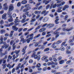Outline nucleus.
I'll return each instance as SVG.
<instances>
[{"label":"nucleus","instance_id":"34","mask_svg":"<svg viewBox=\"0 0 74 74\" xmlns=\"http://www.w3.org/2000/svg\"><path fill=\"white\" fill-rule=\"evenodd\" d=\"M29 62L30 64L33 63V60L32 59H30L29 60Z\"/></svg>","mask_w":74,"mask_h":74},{"label":"nucleus","instance_id":"38","mask_svg":"<svg viewBox=\"0 0 74 74\" xmlns=\"http://www.w3.org/2000/svg\"><path fill=\"white\" fill-rule=\"evenodd\" d=\"M59 63L60 64H63V63H64V60H62L60 61Z\"/></svg>","mask_w":74,"mask_h":74},{"label":"nucleus","instance_id":"7","mask_svg":"<svg viewBox=\"0 0 74 74\" xmlns=\"http://www.w3.org/2000/svg\"><path fill=\"white\" fill-rule=\"evenodd\" d=\"M49 13V11H46V10H45L42 11L41 14H44V16H46Z\"/></svg>","mask_w":74,"mask_h":74},{"label":"nucleus","instance_id":"54","mask_svg":"<svg viewBox=\"0 0 74 74\" xmlns=\"http://www.w3.org/2000/svg\"><path fill=\"white\" fill-rule=\"evenodd\" d=\"M15 69L14 68H13L12 69V73H14L15 72Z\"/></svg>","mask_w":74,"mask_h":74},{"label":"nucleus","instance_id":"58","mask_svg":"<svg viewBox=\"0 0 74 74\" xmlns=\"http://www.w3.org/2000/svg\"><path fill=\"white\" fill-rule=\"evenodd\" d=\"M55 38H53L51 40V42H52V41H55Z\"/></svg>","mask_w":74,"mask_h":74},{"label":"nucleus","instance_id":"18","mask_svg":"<svg viewBox=\"0 0 74 74\" xmlns=\"http://www.w3.org/2000/svg\"><path fill=\"white\" fill-rule=\"evenodd\" d=\"M48 26H49V28H51L52 27H53L54 26V24H49L48 25Z\"/></svg>","mask_w":74,"mask_h":74},{"label":"nucleus","instance_id":"64","mask_svg":"<svg viewBox=\"0 0 74 74\" xmlns=\"http://www.w3.org/2000/svg\"><path fill=\"white\" fill-rule=\"evenodd\" d=\"M8 59H12V56H11V55H9L8 57Z\"/></svg>","mask_w":74,"mask_h":74},{"label":"nucleus","instance_id":"10","mask_svg":"<svg viewBox=\"0 0 74 74\" xmlns=\"http://www.w3.org/2000/svg\"><path fill=\"white\" fill-rule=\"evenodd\" d=\"M72 42H73V40L70 39L69 41V43L70 44L69 45L70 46H73V45H74V43Z\"/></svg>","mask_w":74,"mask_h":74},{"label":"nucleus","instance_id":"60","mask_svg":"<svg viewBox=\"0 0 74 74\" xmlns=\"http://www.w3.org/2000/svg\"><path fill=\"white\" fill-rule=\"evenodd\" d=\"M29 3L32 4L33 3V0H29Z\"/></svg>","mask_w":74,"mask_h":74},{"label":"nucleus","instance_id":"26","mask_svg":"<svg viewBox=\"0 0 74 74\" xmlns=\"http://www.w3.org/2000/svg\"><path fill=\"white\" fill-rule=\"evenodd\" d=\"M14 32V31H11L10 33V37H11L12 36V35H13V33Z\"/></svg>","mask_w":74,"mask_h":74},{"label":"nucleus","instance_id":"6","mask_svg":"<svg viewBox=\"0 0 74 74\" xmlns=\"http://www.w3.org/2000/svg\"><path fill=\"white\" fill-rule=\"evenodd\" d=\"M15 21H14V23H15V26H17V25H19V23H18V22H21V21L19 20L18 19H15Z\"/></svg>","mask_w":74,"mask_h":74},{"label":"nucleus","instance_id":"20","mask_svg":"<svg viewBox=\"0 0 74 74\" xmlns=\"http://www.w3.org/2000/svg\"><path fill=\"white\" fill-rule=\"evenodd\" d=\"M27 0H24L22 1L21 4H26L27 3Z\"/></svg>","mask_w":74,"mask_h":74},{"label":"nucleus","instance_id":"53","mask_svg":"<svg viewBox=\"0 0 74 74\" xmlns=\"http://www.w3.org/2000/svg\"><path fill=\"white\" fill-rule=\"evenodd\" d=\"M48 66H50V65H52V63L51 62H49L47 63Z\"/></svg>","mask_w":74,"mask_h":74},{"label":"nucleus","instance_id":"61","mask_svg":"<svg viewBox=\"0 0 74 74\" xmlns=\"http://www.w3.org/2000/svg\"><path fill=\"white\" fill-rule=\"evenodd\" d=\"M16 16V14H13V18H15Z\"/></svg>","mask_w":74,"mask_h":74},{"label":"nucleus","instance_id":"56","mask_svg":"<svg viewBox=\"0 0 74 74\" xmlns=\"http://www.w3.org/2000/svg\"><path fill=\"white\" fill-rule=\"evenodd\" d=\"M59 68V67L58 66H55V70H57V69H58Z\"/></svg>","mask_w":74,"mask_h":74},{"label":"nucleus","instance_id":"62","mask_svg":"<svg viewBox=\"0 0 74 74\" xmlns=\"http://www.w3.org/2000/svg\"><path fill=\"white\" fill-rule=\"evenodd\" d=\"M45 46L42 45V46L41 47H40V49H44L45 48V47H44Z\"/></svg>","mask_w":74,"mask_h":74},{"label":"nucleus","instance_id":"23","mask_svg":"<svg viewBox=\"0 0 74 74\" xmlns=\"http://www.w3.org/2000/svg\"><path fill=\"white\" fill-rule=\"evenodd\" d=\"M28 11H29V9L27 8L24 9L23 10V12H26Z\"/></svg>","mask_w":74,"mask_h":74},{"label":"nucleus","instance_id":"42","mask_svg":"<svg viewBox=\"0 0 74 74\" xmlns=\"http://www.w3.org/2000/svg\"><path fill=\"white\" fill-rule=\"evenodd\" d=\"M3 38H4V36H1L0 39L1 41H3Z\"/></svg>","mask_w":74,"mask_h":74},{"label":"nucleus","instance_id":"57","mask_svg":"<svg viewBox=\"0 0 74 74\" xmlns=\"http://www.w3.org/2000/svg\"><path fill=\"white\" fill-rule=\"evenodd\" d=\"M49 7H50V5H49V4L47 5V6L46 7V9H48Z\"/></svg>","mask_w":74,"mask_h":74},{"label":"nucleus","instance_id":"24","mask_svg":"<svg viewBox=\"0 0 74 74\" xmlns=\"http://www.w3.org/2000/svg\"><path fill=\"white\" fill-rule=\"evenodd\" d=\"M29 73H32L33 72V70L32 69V67L30 66L29 67Z\"/></svg>","mask_w":74,"mask_h":74},{"label":"nucleus","instance_id":"47","mask_svg":"<svg viewBox=\"0 0 74 74\" xmlns=\"http://www.w3.org/2000/svg\"><path fill=\"white\" fill-rule=\"evenodd\" d=\"M49 48H47L44 50V51H49Z\"/></svg>","mask_w":74,"mask_h":74},{"label":"nucleus","instance_id":"14","mask_svg":"<svg viewBox=\"0 0 74 74\" xmlns=\"http://www.w3.org/2000/svg\"><path fill=\"white\" fill-rule=\"evenodd\" d=\"M33 40V38L31 37L29 38H28L26 40V41L28 44H29V42H30V41H31V40Z\"/></svg>","mask_w":74,"mask_h":74},{"label":"nucleus","instance_id":"8","mask_svg":"<svg viewBox=\"0 0 74 74\" xmlns=\"http://www.w3.org/2000/svg\"><path fill=\"white\" fill-rule=\"evenodd\" d=\"M73 27H71L69 29V28H67L66 29L65 28H63L62 29V30H63V31H67V32H69V31H70L71 30H73Z\"/></svg>","mask_w":74,"mask_h":74},{"label":"nucleus","instance_id":"28","mask_svg":"<svg viewBox=\"0 0 74 74\" xmlns=\"http://www.w3.org/2000/svg\"><path fill=\"white\" fill-rule=\"evenodd\" d=\"M5 31L4 29H2L0 31V33L1 34H3V33H5Z\"/></svg>","mask_w":74,"mask_h":74},{"label":"nucleus","instance_id":"2","mask_svg":"<svg viewBox=\"0 0 74 74\" xmlns=\"http://www.w3.org/2000/svg\"><path fill=\"white\" fill-rule=\"evenodd\" d=\"M14 10V6H13V5L10 4L9 6L8 11L7 13V15H8V17H12V13L11 11H12V10Z\"/></svg>","mask_w":74,"mask_h":74},{"label":"nucleus","instance_id":"33","mask_svg":"<svg viewBox=\"0 0 74 74\" xmlns=\"http://www.w3.org/2000/svg\"><path fill=\"white\" fill-rule=\"evenodd\" d=\"M62 41L61 40L58 41L56 43V44H60V43H62Z\"/></svg>","mask_w":74,"mask_h":74},{"label":"nucleus","instance_id":"11","mask_svg":"<svg viewBox=\"0 0 74 74\" xmlns=\"http://www.w3.org/2000/svg\"><path fill=\"white\" fill-rule=\"evenodd\" d=\"M3 6L5 10H8V6H7V3H5L3 5Z\"/></svg>","mask_w":74,"mask_h":74},{"label":"nucleus","instance_id":"35","mask_svg":"<svg viewBox=\"0 0 74 74\" xmlns=\"http://www.w3.org/2000/svg\"><path fill=\"white\" fill-rule=\"evenodd\" d=\"M7 67H9V69H10L11 67V65H10V64H8L7 65Z\"/></svg>","mask_w":74,"mask_h":74},{"label":"nucleus","instance_id":"32","mask_svg":"<svg viewBox=\"0 0 74 74\" xmlns=\"http://www.w3.org/2000/svg\"><path fill=\"white\" fill-rule=\"evenodd\" d=\"M30 5H29V4H27L25 5V6L24 7H25V8H29V7H30Z\"/></svg>","mask_w":74,"mask_h":74},{"label":"nucleus","instance_id":"4","mask_svg":"<svg viewBox=\"0 0 74 74\" xmlns=\"http://www.w3.org/2000/svg\"><path fill=\"white\" fill-rule=\"evenodd\" d=\"M37 51V48L34 51L33 53L32 54V58H34L35 59H37V55H36V51Z\"/></svg>","mask_w":74,"mask_h":74},{"label":"nucleus","instance_id":"37","mask_svg":"<svg viewBox=\"0 0 74 74\" xmlns=\"http://www.w3.org/2000/svg\"><path fill=\"white\" fill-rule=\"evenodd\" d=\"M40 59H41V56H40V55H39L37 57V60L39 61V60H40Z\"/></svg>","mask_w":74,"mask_h":74},{"label":"nucleus","instance_id":"45","mask_svg":"<svg viewBox=\"0 0 74 74\" xmlns=\"http://www.w3.org/2000/svg\"><path fill=\"white\" fill-rule=\"evenodd\" d=\"M13 43H14V40H12L10 42V44L11 45H12Z\"/></svg>","mask_w":74,"mask_h":74},{"label":"nucleus","instance_id":"16","mask_svg":"<svg viewBox=\"0 0 74 74\" xmlns=\"http://www.w3.org/2000/svg\"><path fill=\"white\" fill-rule=\"evenodd\" d=\"M13 29L15 31H17L18 30V28L16 26H12Z\"/></svg>","mask_w":74,"mask_h":74},{"label":"nucleus","instance_id":"36","mask_svg":"<svg viewBox=\"0 0 74 74\" xmlns=\"http://www.w3.org/2000/svg\"><path fill=\"white\" fill-rule=\"evenodd\" d=\"M74 69L73 68H71L70 69L69 72L70 73H72L74 71Z\"/></svg>","mask_w":74,"mask_h":74},{"label":"nucleus","instance_id":"30","mask_svg":"<svg viewBox=\"0 0 74 74\" xmlns=\"http://www.w3.org/2000/svg\"><path fill=\"white\" fill-rule=\"evenodd\" d=\"M66 52L67 54H70L71 53V51H66Z\"/></svg>","mask_w":74,"mask_h":74},{"label":"nucleus","instance_id":"49","mask_svg":"<svg viewBox=\"0 0 74 74\" xmlns=\"http://www.w3.org/2000/svg\"><path fill=\"white\" fill-rule=\"evenodd\" d=\"M8 56L7 55H5V56L4 58H2V60H5V59H7V58Z\"/></svg>","mask_w":74,"mask_h":74},{"label":"nucleus","instance_id":"21","mask_svg":"<svg viewBox=\"0 0 74 74\" xmlns=\"http://www.w3.org/2000/svg\"><path fill=\"white\" fill-rule=\"evenodd\" d=\"M9 18H9L8 20V22H12L13 21V18H12V17H9Z\"/></svg>","mask_w":74,"mask_h":74},{"label":"nucleus","instance_id":"25","mask_svg":"<svg viewBox=\"0 0 74 74\" xmlns=\"http://www.w3.org/2000/svg\"><path fill=\"white\" fill-rule=\"evenodd\" d=\"M21 39V40H20V41L21 42H22V41H23L24 40V38H23V35H22L20 38Z\"/></svg>","mask_w":74,"mask_h":74},{"label":"nucleus","instance_id":"9","mask_svg":"<svg viewBox=\"0 0 74 74\" xmlns=\"http://www.w3.org/2000/svg\"><path fill=\"white\" fill-rule=\"evenodd\" d=\"M27 47V46H26L22 50V52H23V53H22V55H23L25 54V52H26V51H25Z\"/></svg>","mask_w":74,"mask_h":74},{"label":"nucleus","instance_id":"12","mask_svg":"<svg viewBox=\"0 0 74 74\" xmlns=\"http://www.w3.org/2000/svg\"><path fill=\"white\" fill-rule=\"evenodd\" d=\"M6 16L7 13L4 14L2 16V19H7Z\"/></svg>","mask_w":74,"mask_h":74},{"label":"nucleus","instance_id":"40","mask_svg":"<svg viewBox=\"0 0 74 74\" xmlns=\"http://www.w3.org/2000/svg\"><path fill=\"white\" fill-rule=\"evenodd\" d=\"M25 22H26L25 18L23 19L21 21V22H22V23H25Z\"/></svg>","mask_w":74,"mask_h":74},{"label":"nucleus","instance_id":"5","mask_svg":"<svg viewBox=\"0 0 74 74\" xmlns=\"http://www.w3.org/2000/svg\"><path fill=\"white\" fill-rule=\"evenodd\" d=\"M52 1V0H49L47 1V0H43V3H45V5L48 4V3H49L51 1Z\"/></svg>","mask_w":74,"mask_h":74},{"label":"nucleus","instance_id":"3","mask_svg":"<svg viewBox=\"0 0 74 74\" xmlns=\"http://www.w3.org/2000/svg\"><path fill=\"white\" fill-rule=\"evenodd\" d=\"M69 7V6L67 5H65L63 8V7H61L58 8V11L57 12H62V10H61L62 9V10L63 11H64L65 10H66V8H68Z\"/></svg>","mask_w":74,"mask_h":74},{"label":"nucleus","instance_id":"27","mask_svg":"<svg viewBox=\"0 0 74 74\" xmlns=\"http://www.w3.org/2000/svg\"><path fill=\"white\" fill-rule=\"evenodd\" d=\"M20 52V50H18V51L17 50H15L14 51V53H15L16 55L18 54V53H19Z\"/></svg>","mask_w":74,"mask_h":74},{"label":"nucleus","instance_id":"46","mask_svg":"<svg viewBox=\"0 0 74 74\" xmlns=\"http://www.w3.org/2000/svg\"><path fill=\"white\" fill-rule=\"evenodd\" d=\"M33 29H34V27L32 28H30V29H28L27 30V32H30V31H31V30H33Z\"/></svg>","mask_w":74,"mask_h":74},{"label":"nucleus","instance_id":"22","mask_svg":"<svg viewBox=\"0 0 74 74\" xmlns=\"http://www.w3.org/2000/svg\"><path fill=\"white\" fill-rule=\"evenodd\" d=\"M3 45H5V49H7L8 48V47H9V44H7L6 43H3Z\"/></svg>","mask_w":74,"mask_h":74},{"label":"nucleus","instance_id":"51","mask_svg":"<svg viewBox=\"0 0 74 74\" xmlns=\"http://www.w3.org/2000/svg\"><path fill=\"white\" fill-rule=\"evenodd\" d=\"M13 58H12V59L13 60H15V59L16 58H15V55L14 54V55H13Z\"/></svg>","mask_w":74,"mask_h":74},{"label":"nucleus","instance_id":"59","mask_svg":"<svg viewBox=\"0 0 74 74\" xmlns=\"http://www.w3.org/2000/svg\"><path fill=\"white\" fill-rule=\"evenodd\" d=\"M42 6H40V7H39L38 8V10H41V9H42Z\"/></svg>","mask_w":74,"mask_h":74},{"label":"nucleus","instance_id":"29","mask_svg":"<svg viewBox=\"0 0 74 74\" xmlns=\"http://www.w3.org/2000/svg\"><path fill=\"white\" fill-rule=\"evenodd\" d=\"M43 18H44V17L43 16L40 17L39 19H38V21L40 22V21H41L42 19H43Z\"/></svg>","mask_w":74,"mask_h":74},{"label":"nucleus","instance_id":"17","mask_svg":"<svg viewBox=\"0 0 74 74\" xmlns=\"http://www.w3.org/2000/svg\"><path fill=\"white\" fill-rule=\"evenodd\" d=\"M48 18L47 17H46L43 19V22H46L47 21H48Z\"/></svg>","mask_w":74,"mask_h":74},{"label":"nucleus","instance_id":"13","mask_svg":"<svg viewBox=\"0 0 74 74\" xmlns=\"http://www.w3.org/2000/svg\"><path fill=\"white\" fill-rule=\"evenodd\" d=\"M56 20L55 21V22L56 24H58L59 22H58V21L59 20V19H58V18H59V17L57 16L56 17Z\"/></svg>","mask_w":74,"mask_h":74},{"label":"nucleus","instance_id":"55","mask_svg":"<svg viewBox=\"0 0 74 74\" xmlns=\"http://www.w3.org/2000/svg\"><path fill=\"white\" fill-rule=\"evenodd\" d=\"M17 5L18 7H20V6L21 5V2H18L17 4Z\"/></svg>","mask_w":74,"mask_h":74},{"label":"nucleus","instance_id":"52","mask_svg":"<svg viewBox=\"0 0 74 74\" xmlns=\"http://www.w3.org/2000/svg\"><path fill=\"white\" fill-rule=\"evenodd\" d=\"M32 20L31 21V22H34V21H36V18H34L32 19Z\"/></svg>","mask_w":74,"mask_h":74},{"label":"nucleus","instance_id":"43","mask_svg":"<svg viewBox=\"0 0 74 74\" xmlns=\"http://www.w3.org/2000/svg\"><path fill=\"white\" fill-rule=\"evenodd\" d=\"M71 47L70 46H67L66 48L67 50H69L70 49Z\"/></svg>","mask_w":74,"mask_h":74},{"label":"nucleus","instance_id":"63","mask_svg":"<svg viewBox=\"0 0 74 74\" xmlns=\"http://www.w3.org/2000/svg\"><path fill=\"white\" fill-rule=\"evenodd\" d=\"M55 65H52L51 66V68H54V69H55Z\"/></svg>","mask_w":74,"mask_h":74},{"label":"nucleus","instance_id":"41","mask_svg":"<svg viewBox=\"0 0 74 74\" xmlns=\"http://www.w3.org/2000/svg\"><path fill=\"white\" fill-rule=\"evenodd\" d=\"M4 21L3 20H1L0 21V24L1 25H3V24H4Z\"/></svg>","mask_w":74,"mask_h":74},{"label":"nucleus","instance_id":"15","mask_svg":"<svg viewBox=\"0 0 74 74\" xmlns=\"http://www.w3.org/2000/svg\"><path fill=\"white\" fill-rule=\"evenodd\" d=\"M46 30V28H43L39 30V32L40 33H42L44 31H45Z\"/></svg>","mask_w":74,"mask_h":74},{"label":"nucleus","instance_id":"19","mask_svg":"<svg viewBox=\"0 0 74 74\" xmlns=\"http://www.w3.org/2000/svg\"><path fill=\"white\" fill-rule=\"evenodd\" d=\"M60 29H61V28H59L57 29V31H55V32H54V33L55 34H59V33L58 32V31L59 30H60Z\"/></svg>","mask_w":74,"mask_h":74},{"label":"nucleus","instance_id":"1","mask_svg":"<svg viewBox=\"0 0 74 74\" xmlns=\"http://www.w3.org/2000/svg\"><path fill=\"white\" fill-rule=\"evenodd\" d=\"M51 3L50 7V9H52V8H56V6H57V7H59L60 6H62V5H64V4H65V2H62L60 4H57V3H56L55 4H53V2H51Z\"/></svg>","mask_w":74,"mask_h":74},{"label":"nucleus","instance_id":"48","mask_svg":"<svg viewBox=\"0 0 74 74\" xmlns=\"http://www.w3.org/2000/svg\"><path fill=\"white\" fill-rule=\"evenodd\" d=\"M0 55L1 57H2V56H3V55H4V53H3L2 52H1L0 53Z\"/></svg>","mask_w":74,"mask_h":74},{"label":"nucleus","instance_id":"31","mask_svg":"<svg viewBox=\"0 0 74 74\" xmlns=\"http://www.w3.org/2000/svg\"><path fill=\"white\" fill-rule=\"evenodd\" d=\"M48 58L47 56H44L42 59V60H45V59H47Z\"/></svg>","mask_w":74,"mask_h":74},{"label":"nucleus","instance_id":"44","mask_svg":"<svg viewBox=\"0 0 74 74\" xmlns=\"http://www.w3.org/2000/svg\"><path fill=\"white\" fill-rule=\"evenodd\" d=\"M47 70V67H44L43 69V71H46Z\"/></svg>","mask_w":74,"mask_h":74},{"label":"nucleus","instance_id":"39","mask_svg":"<svg viewBox=\"0 0 74 74\" xmlns=\"http://www.w3.org/2000/svg\"><path fill=\"white\" fill-rule=\"evenodd\" d=\"M60 50L61 51H64V48L63 47H61L60 48Z\"/></svg>","mask_w":74,"mask_h":74},{"label":"nucleus","instance_id":"50","mask_svg":"<svg viewBox=\"0 0 74 74\" xmlns=\"http://www.w3.org/2000/svg\"><path fill=\"white\" fill-rule=\"evenodd\" d=\"M23 29L22 28L19 29L18 30V32H22V30Z\"/></svg>","mask_w":74,"mask_h":74}]
</instances>
